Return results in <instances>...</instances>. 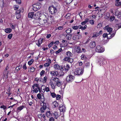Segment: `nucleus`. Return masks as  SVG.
Masks as SVG:
<instances>
[{
	"instance_id": "obj_32",
	"label": "nucleus",
	"mask_w": 121,
	"mask_h": 121,
	"mask_svg": "<svg viewBox=\"0 0 121 121\" xmlns=\"http://www.w3.org/2000/svg\"><path fill=\"white\" fill-rule=\"evenodd\" d=\"M12 31V30L10 28H7L5 30V31L7 33H10Z\"/></svg>"
},
{
	"instance_id": "obj_50",
	"label": "nucleus",
	"mask_w": 121,
	"mask_h": 121,
	"mask_svg": "<svg viewBox=\"0 0 121 121\" xmlns=\"http://www.w3.org/2000/svg\"><path fill=\"white\" fill-rule=\"evenodd\" d=\"M73 0H65V2L67 4H69Z\"/></svg>"
},
{
	"instance_id": "obj_48",
	"label": "nucleus",
	"mask_w": 121,
	"mask_h": 121,
	"mask_svg": "<svg viewBox=\"0 0 121 121\" xmlns=\"http://www.w3.org/2000/svg\"><path fill=\"white\" fill-rule=\"evenodd\" d=\"M115 5L117 6H119L121 5V2H119L116 3Z\"/></svg>"
},
{
	"instance_id": "obj_40",
	"label": "nucleus",
	"mask_w": 121,
	"mask_h": 121,
	"mask_svg": "<svg viewBox=\"0 0 121 121\" xmlns=\"http://www.w3.org/2000/svg\"><path fill=\"white\" fill-rule=\"evenodd\" d=\"M69 68V65L67 64L66 66H65V70L66 71H67Z\"/></svg>"
},
{
	"instance_id": "obj_57",
	"label": "nucleus",
	"mask_w": 121,
	"mask_h": 121,
	"mask_svg": "<svg viewBox=\"0 0 121 121\" xmlns=\"http://www.w3.org/2000/svg\"><path fill=\"white\" fill-rule=\"evenodd\" d=\"M16 3L18 4H20L21 3V0H15Z\"/></svg>"
},
{
	"instance_id": "obj_61",
	"label": "nucleus",
	"mask_w": 121,
	"mask_h": 121,
	"mask_svg": "<svg viewBox=\"0 0 121 121\" xmlns=\"http://www.w3.org/2000/svg\"><path fill=\"white\" fill-rule=\"evenodd\" d=\"M45 90L47 92H48L49 91V87H46L45 88Z\"/></svg>"
},
{
	"instance_id": "obj_4",
	"label": "nucleus",
	"mask_w": 121,
	"mask_h": 121,
	"mask_svg": "<svg viewBox=\"0 0 121 121\" xmlns=\"http://www.w3.org/2000/svg\"><path fill=\"white\" fill-rule=\"evenodd\" d=\"M49 10L50 13L52 14H55L57 12V9L53 6H51L49 7Z\"/></svg>"
},
{
	"instance_id": "obj_15",
	"label": "nucleus",
	"mask_w": 121,
	"mask_h": 121,
	"mask_svg": "<svg viewBox=\"0 0 121 121\" xmlns=\"http://www.w3.org/2000/svg\"><path fill=\"white\" fill-rule=\"evenodd\" d=\"M81 36L80 35H75L73 37V39L75 40H78L79 39L81 38Z\"/></svg>"
},
{
	"instance_id": "obj_33",
	"label": "nucleus",
	"mask_w": 121,
	"mask_h": 121,
	"mask_svg": "<svg viewBox=\"0 0 121 121\" xmlns=\"http://www.w3.org/2000/svg\"><path fill=\"white\" fill-rule=\"evenodd\" d=\"M52 104L55 107H57L58 105V103L56 101H55L53 102L52 103Z\"/></svg>"
},
{
	"instance_id": "obj_34",
	"label": "nucleus",
	"mask_w": 121,
	"mask_h": 121,
	"mask_svg": "<svg viewBox=\"0 0 121 121\" xmlns=\"http://www.w3.org/2000/svg\"><path fill=\"white\" fill-rule=\"evenodd\" d=\"M34 62V60L33 59H31L28 61V64L29 65H31Z\"/></svg>"
},
{
	"instance_id": "obj_14",
	"label": "nucleus",
	"mask_w": 121,
	"mask_h": 121,
	"mask_svg": "<svg viewBox=\"0 0 121 121\" xmlns=\"http://www.w3.org/2000/svg\"><path fill=\"white\" fill-rule=\"evenodd\" d=\"M116 32H112L111 33H109L107 35V38L108 39H111L112 37H114L115 34Z\"/></svg>"
},
{
	"instance_id": "obj_41",
	"label": "nucleus",
	"mask_w": 121,
	"mask_h": 121,
	"mask_svg": "<svg viewBox=\"0 0 121 121\" xmlns=\"http://www.w3.org/2000/svg\"><path fill=\"white\" fill-rule=\"evenodd\" d=\"M81 58L82 60H86L87 59V58L86 57L85 55L84 54H82L81 56Z\"/></svg>"
},
{
	"instance_id": "obj_16",
	"label": "nucleus",
	"mask_w": 121,
	"mask_h": 121,
	"mask_svg": "<svg viewBox=\"0 0 121 121\" xmlns=\"http://www.w3.org/2000/svg\"><path fill=\"white\" fill-rule=\"evenodd\" d=\"M104 29L105 30H106L107 32L109 33L111 32L112 30V28L110 27L108 25L104 27Z\"/></svg>"
},
{
	"instance_id": "obj_43",
	"label": "nucleus",
	"mask_w": 121,
	"mask_h": 121,
	"mask_svg": "<svg viewBox=\"0 0 121 121\" xmlns=\"http://www.w3.org/2000/svg\"><path fill=\"white\" fill-rule=\"evenodd\" d=\"M95 21L94 20H91L89 21V23L91 25H93L94 24Z\"/></svg>"
},
{
	"instance_id": "obj_35",
	"label": "nucleus",
	"mask_w": 121,
	"mask_h": 121,
	"mask_svg": "<svg viewBox=\"0 0 121 121\" xmlns=\"http://www.w3.org/2000/svg\"><path fill=\"white\" fill-rule=\"evenodd\" d=\"M71 59L69 57H67L64 58L63 59V60L65 61H67L68 62H69L70 61V60Z\"/></svg>"
},
{
	"instance_id": "obj_28",
	"label": "nucleus",
	"mask_w": 121,
	"mask_h": 121,
	"mask_svg": "<svg viewBox=\"0 0 121 121\" xmlns=\"http://www.w3.org/2000/svg\"><path fill=\"white\" fill-rule=\"evenodd\" d=\"M46 114L47 117H50L52 116V113L50 111H48L46 113Z\"/></svg>"
},
{
	"instance_id": "obj_45",
	"label": "nucleus",
	"mask_w": 121,
	"mask_h": 121,
	"mask_svg": "<svg viewBox=\"0 0 121 121\" xmlns=\"http://www.w3.org/2000/svg\"><path fill=\"white\" fill-rule=\"evenodd\" d=\"M10 27L12 28V29H14L15 28V25L14 24L12 23H10Z\"/></svg>"
},
{
	"instance_id": "obj_59",
	"label": "nucleus",
	"mask_w": 121,
	"mask_h": 121,
	"mask_svg": "<svg viewBox=\"0 0 121 121\" xmlns=\"http://www.w3.org/2000/svg\"><path fill=\"white\" fill-rule=\"evenodd\" d=\"M115 17L114 16H111L110 18V21H112L115 19Z\"/></svg>"
},
{
	"instance_id": "obj_11",
	"label": "nucleus",
	"mask_w": 121,
	"mask_h": 121,
	"mask_svg": "<svg viewBox=\"0 0 121 121\" xmlns=\"http://www.w3.org/2000/svg\"><path fill=\"white\" fill-rule=\"evenodd\" d=\"M98 62L99 63V65H102V63L103 65L105 64V63L104 62L105 61V60L102 57H100L99 58L98 60Z\"/></svg>"
},
{
	"instance_id": "obj_63",
	"label": "nucleus",
	"mask_w": 121,
	"mask_h": 121,
	"mask_svg": "<svg viewBox=\"0 0 121 121\" xmlns=\"http://www.w3.org/2000/svg\"><path fill=\"white\" fill-rule=\"evenodd\" d=\"M47 80V77L46 76L45 77L43 78V82L44 83H46Z\"/></svg>"
},
{
	"instance_id": "obj_54",
	"label": "nucleus",
	"mask_w": 121,
	"mask_h": 121,
	"mask_svg": "<svg viewBox=\"0 0 121 121\" xmlns=\"http://www.w3.org/2000/svg\"><path fill=\"white\" fill-rule=\"evenodd\" d=\"M45 71L44 70H42L40 73V75L42 76L44 73Z\"/></svg>"
},
{
	"instance_id": "obj_38",
	"label": "nucleus",
	"mask_w": 121,
	"mask_h": 121,
	"mask_svg": "<svg viewBox=\"0 0 121 121\" xmlns=\"http://www.w3.org/2000/svg\"><path fill=\"white\" fill-rule=\"evenodd\" d=\"M72 31V30L71 28H69L66 30V32L67 33H71Z\"/></svg>"
},
{
	"instance_id": "obj_1",
	"label": "nucleus",
	"mask_w": 121,
	"mask_h": 121,
	"mask_svg": "<svg viewBox=\"0 0 121 121\" xmlns=\"http://www.w3.org/2000/svg\"><path fill=\"white\" fill-rule=\"evenodd\" d=\"M32 87L31 92L32 93H37L39 91V92H40V88L39 87V84L35 83L33 85Z\"/></svg>"
},
{
	"instance_id": "obj_53",
	"label": "nucleus",
	"mask_w": 121,
	"mask_h": 121,
	"mask_svg": "<svg viewBox=\"0 0 121 121\" xmlns=\"http://www.w3.org/2000/svg\"><path fill=\"white\" fill-rule=\"evenodd\" d=\"M53 44L54 42L53 41L50 44H48V47L49 48L51 47L52 46V45Z\"/></svg>"
},
{
	"instance_id": "obj_64",
	"label": "nucleus",
	"mask_w": 121,
	"mask_h": 121,
	"mask_svg": "<svg viewBox=\"0 0 121 121\" xmlns=\"http://www.w3.org/2000/svg\"><path fill=\"white\" fill-rule=\"evenodd\" d=\"M90 65V63L89 62H86L85 63V65L87 67L89 66Z\"/></svg>"
},
{
	"instance_id": "obj_21",
	"label": "nucleus",
	"mask_w": 121,
	"mask_h": 121,
	"mask_svg": "<svg viewBox=\"0 0 121 121\" xmlns=\"http://www.w3.org/2000/svg\"><path fill=\"white\" fill-rule=\"evenodd\" d=\"M75 51H76L77 53H80L81 52V50L79 47H75Z\"/></svg>"
},
{
	"instance_id": "obj_47",
	"label": "nucleus",
	"mask_w": 121,
	"mask_h": 121,
	"mask_svg": "<svg viewBox=\"0 0 121 121\" xmlns=\"http://www.w3.org/2000/svg\"><path fill=\"white\" fill-rule=\"evenodd\" d=\"M51 95L53 98H55L56 96V94L54 92L51 93Z\"/></svg>"
},
{
	"instance_id": "obj_58",
	"label": "nucleus",
	"mask_w": 121,
	"mask_h": 121,
	"mask_svg": "<svg viewBox=\"0 0 121 121\" xmlns=\"http://www.w3.org/2000/svg\"><path fill=\"white\" fill-rule=\"evenodd\" d=\"M30 69L31 70L30 71L32 72H34L35 69V68L33 67H30Z\"/></svg>"
},
{
	"instance_id": "obj_18",
	"label": "nucleus",
	"mask_w": 121,
	"mask_h": 121,
	"mask_svg": "<svg viewBox=\"0 0 121 121\" xmlns=\"http://www.w3.org/2000/svg\"><path fill=\"white\" fill-rule=\"evenodd\" d=\"M44 39H43L40 38L39 40L37 43H36V44L39 47L42 42H44Z\"/></svg>"
},
{
	"instance_id": "obj_5",
	"label": "nucleus",
	"mask_w": 121,
	"mask_h": 121,
	"mask_svg": "<svg viewBox=\"0 0 121 121\" xmlns=\"http://www.w3.org/2000/svg\"><path fill=\"white\" fill-rule=\"evenodd\" d=\"M83 72V71L82 68H78L76 69L74 73L76 75H82Z\"/></svg>"
},
{
	"instance_id": "obj_24",
	"label": "nucleus",
	"mask_w": 121,
	"mask_h": 121,
	"mask_svg": "<svg viewBox=\"0 0 121 121\" xmlns=\"http://www.w3.org/2000/svg\"><path fill=\"white\" fill-rule=\"evenodd\" d=\"M87 27V26L86 25H85L83 27L81 25H79L78 26V28L79 29H81L82 30H84L86 29Z\"/></svg>"
},
{
	"instance_id": "obj_39",
	"label": "nucleus",
	"mask_w": 121,
	"mask_h": 121,
	"mask_svg": "<svg viewBox=\"0 0 121 121\" xmlns=\"http://www.w3.org/2000/svg\"><path fill=\"white\" fill-rule=\"evenodd\" d=\"M46 109L45 107H41L40 109V111L42 112H44L45 110Z\"/></svg>"
},
{
	"instance_id": "obj_36",
	"label": "nucleus",
	"mask_w": 121,
	"mask_h": 121,
	"mask_svg": "<svg viewBox=\"0 0 121 121\" xmlns=\"http://www.w3.org/2000/svg\"><path fill=\"white\" fill-rule=\"evenodd\" d=\"M4 6V3L3 0H0V6L2 8Z\"/></svg>"
},
{
	"instance_id": "obj_49",
	"label": "nucleus",
	"mask_w": 121,
	"mask_h": 121,
	"mask_svg": "<svg viewBox=\"0 0 121 121\" xmlns=\"http://www.w3.org/2000/svg\"><path fill=\"white\" fill-rule=\"evenodd\" d=\"M13 36V34H9L8 36V38L9 39H11Z\"/></svg>"
},
{
	"instance_id": "obj_52",
	"label": "nucleus",
	"mask_w": 121,
	"mask_h": 121,
	"mask_svg": "<svg viewBox=\"0 0 121 121\" xmlns=\"http://www.w3.org/2000/svg\"><path fill=\"white\" fill-rule=\"evenodd\" d=\"M19 8V6L16 5L14 6V8L15 10H17Z\"/></svg>"
},
{
	"instance_id": "obj_29",
	"label": "nucleus",
	"mask_w": 121,
	"mask_h": 121,
	"mask_svg": "<svg viewBox=\"0 0 121 121\" xmlns=\"http://www.w3.org/2000/svg\"><path fill=\"white\" fill-rule=\"evenodd\" d=\"M36 15L39 18H39H41L39 17L41 16L42 14L40 12H38L36 13Z\"/></svg>"
},
{
	"instance_id": "obj_31",
	"label": "nucleus",
	"mask_w": 121,
	"mask_h": 121,
	"mask_svg": "<svg viewBox=\"0 0 121 121\" xmlns=\"http://www.w3.org/2000/svg\"><path fill=\"white\" fill-rule=\"evenodd\" d=\"M9 73V71H4L3 74L4 75H6L7 77V78L8 77V75Z\"/></svg>"
},
{
	"instance_id": "obj_10",
	"label": "nucleus",
	"mask_w": 121,
	"mask_h": 121,
	"mask_svg": "<svg viewBox=\"0 0 121 121\" xmlns=\"http://www.w3.org/2000/svg\"><path fill=\"white\" fill-rule=\"evenodd\" d=\"M54 68L57 70H60L61 71L64 70V68L62 66H60L59 65L56 64L54 66Z\"/></svg>"
},
{
	"instance_id": "obj_37",
	"label": "nucleus",
	"mask_w": 121,
	"mask_h": 121,
	"mask_svg": "<svg viewBox=\"0 0 121 121\" xmlns=\"http://www.w3.org/2000/svg\"><path fill=\"white\" fill-rule=\"evenodd\" d=\"M42 96L43 97V94H40V93H39L37 94V97L39 99H40L42 98Z\"/></svg>"
},
{
	"instance_id": "obj_60",
	"label": "nucleus",
	"mask_w": 121,
	"mask_h": 121,
	"mask_svg": "<svg viewBox=\"0 0 121 121\" xmlns=\"http://www.w3.org/2000/svg\"><path fill=\"white\" fill-rule=\"evenodd\" d=\"M23 69L25 70L27 68L26 66V63H25L24 65H23L22 67Z\"/></svg>"
},
{
	"instance_id": "obj_13",
	"label": "nucleus",
	"mask_w": 121,
	"mask_h": 121,
	"mask_svg": "<svg viewBox=\"0 0 121 121\" xmlns=\"http://www.w3.org/2000/svg\"><path fill=\"white\" fill-rule=\"evenodd\" d=\"M38 20L39 24L42 25L45 24L47 21V20L42 19L41 18L39 19Z\"/></svg>"
},
{
	"instance_id": "obj_25",
	"label": "nucleus",
	"mask_w": 121,
	"mask_h": 121,
	"mask_svg": "<svg viewBox=\"0 0 121 121\" xmlns=\"http://www.w3.org/2000/svg\"><path fill=\"white\" fill-rule=\"evenodd\" d=\"M66 54L69 57H71L73 55L72 53L69 51L67 52L66 53Z\"/></svg>"
},
{
	"instance_id": "obj_23",
	"label": "nucleus",
	"mask_w": 121,
	"mask_h": 121,
	"mask_svg": "<svg viewBox=\"0 0 121 121\" xmlns=\"http://www.w3.org/2000/svg\"><path fill=\"white\" fill-rule=\"evenodd\" d=\"M55 118L57 119L59 116V113L57 112H55L53 114Z\"/></svg>"
},
{
	"instance_id": "obj_20",
	"label": "nucleus",
	"mask_w": 121,
	"mask_h": 121,
	"mask_svg": "<svg viewBox=\"0 0 121 121\" xmlns=\"http://www.w3.org/2000/svg\"><path fill=\"white\" fill-rule=\"evenodd\" d=\"M50 74L52 76L56 77L58 74V73L57 71H52L50 72Z\"/></svg>"
},
{
	"instance_id": "obj_9",
	"label": "nucleus",
	"mask_w": 121,
	"mask_h": 121,
	"mask_svg": "<svg viewBox=\"0 0 121 121\" xmlns=\"http://www.w3.org/2000/svg\"><path fill=\"white\" fill-rule=\"evenodd\" d=\"M59 109L60 111V113L62 112L63 114L65 111L66 108L65 106L63 104H61L59 107Z\"/></svg>"
},
{
	"instance_id": "obj_19",
	"label": "nucleus",
	"mask_w": 121,
	"mask_h": 121,
	"mask_svg": "<svg viewBox=\"0 0 121 121\" xmlns=\"http://www.w3.org/2000/svg\"><path fill=\"white\" fill-rule=\"evenodd\" d=\"M96 46L95 42V41H92L89 44L90 47L92 48H93Z\"/></svg>"
},
{
	"instance_id": "obj_62",
	"label": "nucleus",
	"mask_w": 121,
	"mask_h": 121,
	"mask_svg": "<svg viewBox=\"0 0 121 121\" xmlns=\"http://www.w3.org/2000/svg\"><path fill=\"white\" fill-rule=\"evenodd\" d=\"M50 65V64L47 63H46L43 66L45 67H47L49 66Z\"/></svg>"
},
{
	"instance_id": "obj_6",
	"label": "nucleus",
	"mask_w": 121,
	"mask_h": 121,
	"mask_svg": "<svg viewBox=\"0 0 121 121\" xmlns=\"http://www.w3.org/2000/svg\"><path fill=\"white\" fill-rule=\"evenodd\" d=\"M74 78L75 77L74 76L70 74L67 77L66 79V81L70 83L73 81Z\"/></svg>"
},
{
	"instance_id": "obj_26",
	"label": "nucleus",
	"mask_w": 121,
	"mask_h": 121,
	"mask_svg": "<svg viewBox=\"0 0 121 121\" xmlns=\"http://www.w3.org/2000/svg\"><path fill=\"white\" fill-rule=\"evenodd\" d=\"M40 104L41 106H43L42 107H45L46 108L48 105V104L44 102L43 101L41 103H40Z\"/></svg>"
},
{
	"instance_id": "obj_42",
	"label": "nucleus",
	"mask_w": 121,
	"mask_h": 121,
	"mask_svg": "<svg viewBox=\"0 0 121 121\" xmlns=\"http://www.w3.org/2000/svg\"><path fill=\"white\" fill-rule=\"evenodd\" d=\"M28 103L29 104V105L30 106H32V104H33L34 101L32 100L31 101H29L28 102Z\"/></svg>"
},
{
	"instance_id": "obj_22",
	"label": "nucleus",
	"mask_w": 121,
	"mask_h": 121,
	"mask_svg": "<svg viewBox=\"0 0 121 121\" xmlns=\"http://www.w3.org/2000/svg\"><path fill=\"white\" fill-rule=\"evenodd\" d=\"M24 108L25 107L23 106H20L17 108V112H19Z\"/></svg>"
},
{
	"instance_id": "obj_17",
	"label": "nucleus",
	"mask_w": 121,
	"mask_h": 121,
	"mask_svg": "<svg viewBox=\"0 0 121 121\" xmlns=\"http://www.w3.org/2000/svg\"><path fill=\"white\" fill-rule=\"evenodd\" d=\"M115 14L118 18L121 17V10L120 11L117 10L116 11Z\"/></svg>"
},
{
	"instance_id": "obj_12",
	"label": "nucleus",
	"mask_w": 121,
	"mask_h": 121,
	"mask_svg": "<svg viewBox=\"0 0 121 121\" xmlns=\"http://www.w3.org/2000/svg\"><path fill=\"white\" fill-rule=\"evenodd\" d=\"M53 81L52 80H50L49 83V84L50 86L52 89H55L56 88V84H54L53 82Z\"/></svg>"
},
{
	"instance_id": "obj_44",
	"label": "nucleus",
	"mask_w": 121,
	"mask_h": 121,
	"mask_svg": "<svg viewBox=\"0 0 121 121\" xmlns=\"http://www.w3.org/2000/svg\"><path fill=\"white\" fill-rule=\"evenodd\" d=\"M36 13H34V15H33V18L35 19H39V18L36 15Z\"/></svg>"
},
{
	"instance_id": "obj_8",
	"label": "nucleus",
	"mask_w": 121,
	"mask_h": 121,
	"mask_svg": "<svg viewBox=\"0 0 121 121\" xmlns=\"http://www.w3.org/2000/svg\"><path fill=\"white\" fill-rule=\"evenodd\" d=\"M104 48L100 45H98L96 47L95 51L98 52H102L104 51Z\"/></svg>"
},
{
	"instance_id": "obj_30",
	"label": "nucleus",
	"mask_w": 121,
	"mask_h": 121,
	"mask_svg": "<svg viewBox=\"0 0 121 121\" xmlns=\"http://www.w3.org/2000/svg\"><path fill=\"white\" fill-rule=\"evenodd\" d=\"M34 13L31 12L29 13L28 14V17L32 18H33V15H34Z\"/></svg>"
},
{
	"instance_id": "obj_46",
	"label": "nucleus",
	"mask_w": 121,
	"mask_h": 121,
	"mask_svg": "<svg viewBox=\"0 0 121 121\" xmlns=\"http://www.w3.org/2000/svg\"><path fill=\"white\" fill-rule=\"evenodd\" d=\"M56 99L57 100H59L60 99L61 96L60 95H57L56 96Z\"/></svg>"
},
{
	"instance_id": "obj_55",
	"label": "nucleus",
	"mask_w": 121,
	"mask_h": 121,
	"mask_svg": "<svg viewBox=\"0 0 121 121\" xmlns=\"http://www.w3.org/2000/svg\"><path fill=\"white\" fill-rule=\"evenodd\" d=\"M62 51V49L61 48H60L57 51H56V54H58Z\"/></svg>"
},
{
	"instance_id": "obj_3",
	"label": "nucleus",
	"mask_w": 121,
	"mask_h": 121,
	"mask_svg": "<svg viewBox=\"0 0 121 121\" xmlns=\"http://www.w3.org/2000/svg\"><path fill=\"white\" fill-rule=\"evenodd\" d=\"M24 10L22 8H20L19 10L17 11L16 12V17L17 19H18L21 17L20 13H23Z\"/></svg>"
},
{
	"instance_id": "obj_2",
	"label": "nucleus",
	"mask_w": 121,
	"mask_h": 121,
	"mask_svg": "<svg viewBox=\"0 0 121 121\" xmlns=\"http://www.w3.org/2000/svg\"><path fill=\"white\" fill-rule=\"evenodd\" d=\"M53 78L52 80H53L54 82L56 83V86L59 87H61L62 82L58 78L55 77Z\"/></svg>"
},
{
	"instance_id": "obj_51",
	"label": "nucleus",
	"mask_w": 121,
	"mask_h": 121,
	"mask_svg": "<svg viewBox=\"0 0 121 121\" xmlns=\"http://www.w3.org/2000/svg\"><path fill=\"white\" fill-rule=\"evenodd\" d=\"M116 26L119 28L121 27V24L120 23H118L116 24Z\"/></svg>"
},
{
	"instance_id": "obj_27",
	"label": "nucleus",
	"mask_w": 121,
	"mask_h": 121,
	"mask_svg": "<svg viewBox=\"0 0 121 121\" xmlns=\"http://www.w3.org/2000/svg\"><path fill=\"white\" fill-rule=\"evenodd\" d=\"M72 35L70 34H67L66 35V38L68 40H70L72 38Z\"/></svg>"
},
{
	"instance_id": "obj_56",
	"label": "nucleus",
	"mask_w": 121,
	"mask_h": 121,
	"mask_svg": "<svg viewBox=\"0 0 121 121\" xmlns=\"http://www.w3.org/2000/svg\"><path fill=\"white\" fill-rule=\"evenodd\" d=\"M102 24L101 23L99 24L97 26V28H100L102 26Z\"/></svg>"
},
{
	"instance_id": "obj_7",
	"label": "nucleus",
	"mask_w": 121,
	"mask_h": 121,
	"mask_svg": "<svg viewBox=\"0 0 121 121\" xmlns=\"http://www.w3.org/2000/svg\"><path fill=\"white\" fill-rule=\"evenodd\" d=\"M33 9L35 11H36L39 9L41 7V5L39 3L34 4L33 5Z\"/></svg>"
}]
</instances>
